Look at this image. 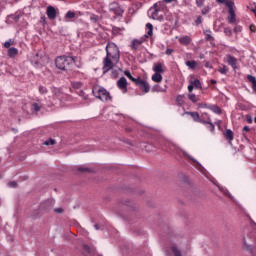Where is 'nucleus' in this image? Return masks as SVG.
<instances>
[{
    "label": "nucleus",
    "mask_w": 256,
    "mask_h": 256,
    "mask_svg": "<svg viewBox=\"0 0 256 256\" xmlns=\"http://www.w3.org/2000/svg\"><path fill=\"white\" fill-rule=\"evenodd\" d=\"M121 55L119 53V47L113 42H109L106 45V57L103 59V74L109 73L111 69L115 67L116 63H119Z\"/></svg>",
    "instance_id": "obj_1"
},
{
    "label": "nucleus",
    "mask_w": 256,
    "mask_h": 256,
    "mask_svg": "<svg viewBox=\"0 0 256 256\" xmlns=\"http://www.w3.org/2000/svg\"><path fill=\"white\" fill-rule=\"evenodd\" d=\"M242 131H243V137H244V139H246V141H249V138H247V134H245V132H246V133H249V131H251V128H249V126H244L243 129H242Z\"/></svg>",
    "instance_id": "obj_30"
},
{
    "label": "nucleus",
    "mask_w": 256,
    "mask_h": 256,
    "mask_svg": "<svg viewBox=\"0 0 256 256\" xmlns=\"http://www.w3.org/2000/svg\"><path fill=\"white\" fill-rule=\"evenodd\" d=\"M172 253L174 256H183V254H181V250H179V248H177V246L172 247Z\"/></svg>",
    "instance_id": "obj_29"
},
{
    "label": "nucleus",
    "mask_w": 256,
    "mask_h": 256,
    "mask_svg": "<svg viewBox=\"0 0 256 256\" xmlns=\"http://www.w3.org/2000/svg\"><path fill=\"white\" fill-rule=\"evenodd\" d=\"M75 12H73V11H68L67 13H66V15H65V19H66V21L68 20V19H75Z\"/></svg>",
    "instance_id": "obj_31"
},
{
    "label": "nucleus",
    "mask_w": 256,
    "mask_h": 256,
    "mask_svg": "<svg viewBox=\"0 0 256 256\" xmlns=\"http://www.w3.org/2000/svg\"><path fill=\"white\" fill-rule=\"evenodd\" d=\"M94 227H95L96 231H99V230L101 229V227L99 226V224H95Z\"/></svg>",
    "instance_id": "obj_54"
},
{
    "label": "nucleus",
    "mask_w": 256,
    "mask_h": 256,
    "mask_svg": "<svg viewBox=\"0 0 256 256\" xmlns=\"http://www.w3.org/2000/svg\"><path fill=\"white\" fill-rule=\"evenodd\" d=\"M152 81H154V83H161L163 81V76L157 72H155L152 75Z\"/></svg>",
    "instance_id": "obj_19"
},
{
    "label": "nucleus",
    "mask_w": 256,
    "mask_h": 256,
    "mask_svg": "<svg viewBox=\"0 0 256 256\" xmlns=\"http://www.w3.org/2000/svg\"><path fill=\"white\" fill-rule=\"evenodd\" d=\"M209 11H211V7L205 6V7L201 10V14H202V15H207V14H209Z\"/></svg>",
    "instance_id": "obj_35"
},
{
    "label": "nucleus",
    "mask_w": 256,
    "mask_h": 256,
    "mask_svg": "<svg viewBox=\"0 0 256 256\" xmlns=\"http://www.w3.org/2000/svg\"><path fill=\"white\" fill-rule=\"evenodd\" d=\"M79 95H80V96H83V95H85V92L80 91V92H79Z\"/></svg>",
    "instance_id": "obj_58"
},
{
    "label": "nucleus",
    "mask_w": 256,
    "mask_h": 256,
    "mask_svg": "<svg viewBox=\"0 0 256 256\" xmlns=\"http://www.w3.org/2000/svg\"><path fill=\"white\" fill-rule=\"evenodd\" d=\"M210 83L212 84V85H216L217 84V80H210Z\"/></svg>",
    "instance_id": "obj_55"
},
{
    "label": "nucleus",
    "mask_w": 256,
    "mask_h": 256,
    "mask_svg": "<svg viewBox=\"0 0 256 256\" xmlns=\"http://www.w3.org/2000/svg\"><path fill=\"white\" fill-rule=\"evenodd\" d=\"M92 93L94 97L100 99V101H111V94L101 86H95L92 90Z\"/></svg>",
    "instance_id": "obj_3"
},
{
    "label": "nucleus",
    "mask_w": 256,
    "mask_h": 256,
    "mask_svg": "<svg viewBox=\"0 0 256 256\" xmlns=\"http://www.w3.org/2000/svg\"><path fill=\"white\" fill-rule=\"evenodd\" d=\"M218 3H225V0H217Z\"/></svg>",
    "instance_id": "obj_59"
},
{
    "label": "nucleus",
    "mask_w": 256,
    "mask_h": 256,
    "mask_svg": "<svg viewBox=\"0 0 256 256\" xmlns=\"http://www.w3.org/2000/svg\"><path fill=\"white\" fill-rule=\"evenodd\" d=\"M46 15L50 21H55L57 19V10L53 6H48L46 10Z\"/></svg>",
    "instance_id": "obj_8"
},
{
    "label": "nucleus",
    "mask_w": 256,
    "mask_h": 256,
    "mask_svg": "<svg viewBox=\"0 0 256 256\" xmlns=\"http://www.w3.org/2000/svg\"><path fill=\"white\" fill-rule=\"evenodd\" d=\"M47 205H49V202L42 203L40 205V209H44L45 211H49V207H47Z\"/></svg>",
    "instance_id": "obj_42"
},
{
    "label": "nucleus",
    "mask_w": 256,
    "mask_h": 256,
    "mask_svg": "<svg viewBox=\"0 0 256 256\" xmlns=\"http://www.w3.org/2000/svg\"><path fill=\"white\" fill-rule=\"evenodd\" d=\"M153 93H166L167 92V85L161 86L156 84L152 87Z\"/></svg>",
    "instance_id": "obj_12"
},
{
    "label": "nucleus",
    "mask_w": 256,
    "mask_h": 256,
    "mask_svg": "<svg viewBox=\"0 0 256 256\" xmlns=\"http://www.w3.org/2000/svg\"><path fill=\"white\" fill-rule=\"evenodd\" d=\"M224 137L227 141H229V145L232 144L234 135L231 129H227L226 132H224Z\"/></svg>",
    "instance_id": "obj_15"
},
{
    "label": "nucleus",
    "mask_w": 256,
    "mask_h": 256,
    "mask_svg": "<svg viewBox=\"0 0 256 256\" xmlns=\"http://www.w3.org/2000/svg\"><path fill=\"white\" fill-rule=\"evenodd\" d=\"M65 210L62 208V207H60V208H55L54 209V212L55 213H58V214H61V213H63Z\"/></svg>",
    "instance_id": "obj_47"
},
{
    "label": "nucleus",
    "mask_w": 256,
    "mask_h": 256,
    "mask_svg": "<svg viewBox=\"0 0 256 256\" xmlns=\"http://www.w3.org/2000/svg\"><path fill=\"white\" fill-rule=\"evenodd\" d=\"M186 67L195 70L197 68V61L195 60H188L186 61Z\"/></svg>",
    "instance_id": "obj_23"
},
{
    "label": "nucleus",
    "mask_w": 256,
    "mask_h": 256,
    "mask_svg": "<svg viewBox=\"0 0 256 256\" xmlns=\"http://www.w3.org/2000/svg\"><path fill=\"white\" fill-rule=\"evenodd\" d=\"M224 33L227 35V37H231V35H233V31L229 27L224 28Z\"/></svg>",
    "instance_id": "obj_37"
},
{
    "label": "nucleus",
    "mask_w": 256,
    "mask_h": 256,
    "mask_svg": "<svg viewBox=\"0 0 256 256\" xmlns=\"http://www.w3.org/2000/svg\"><path fill=\"white\" fill-rule=\"evenodd\" d=\"M173 53H175V50H173L171 48L166 49V55H171Z\"/></svg>",
    "instance_id": "obj_48"
},
{
    "label": "nucleus",
    "mask_w": 256,
    "mask_h": 256,
    "mask_svg": "<svg viewBox=\"0 0 256 256\" xmlns=\"http://www.w3.org/2000/svg\"><path fill=\"white\" fill-rule=\"evenodd\" d=\"M136 86L143 91V93H149L151 91V86L149 85V82L146 80H143L141 77H138L137 80L134 82Z\"/></svg>",
    "instance_id": "obj_5"
},
{
    "label": "nucleus",
    "mask_w": 256,
    "mask_h": 256,
    "mask_svg": "<svg viewBox=\"0 0 256 256\" xmlns=\"http://www.w3.org/2000/svg\"><path fill=\"white\" fill-rule=\"evenodd\" d=\"M190 84L196 87V89H203V87L201 86V81L199 79H195L194 81L190 80Z\"/></svg>",
    "instance_id": "obj_24"
},
{
    "label": "nucleus",
    "mask_w": 256,
    "mask_h": 256,
    "mask_svg": "<svg viewBox=\"0 0 256 256\" xmlns=\"http://www.w3.org/2000/svg\"><path fill=\"white\" fill-rule=\"evenodd\" d=\"M188 99H190L192 101V103H197L199 101L197 96L195 94H193V93H189L188 94Z\"/></svg>",
    "instance_id": "obj_32"
},
{
    "label": "nucleus",
    "mask_w": 256,
    "mask_h": 256,
    "mask_svg": "<svg viewBox=\"0 0 256 256\" xmlns=\"http://www.w3.org/2000/svg\"><path fill=\"white\" fill-rule=\"evenodd\" d=\"M208 109H210V111L213 113H216V115H221V113H223V110H221V108L217 105H210L208 106Z\"/></svg>",
    "instance_id": "obj_18"
},
{
    "label": "nucleus",
    "mask_w": 256,
    "mask_h": 256,
    "mask_svg": "<svg viewBox=\"0 0 256 256\" xmlns=\"http://www.w3.org/2000/svg\"><path fill=\"white\" fill-rule=\"evenodd\" d=\"M84 99H85V100H87V99H88V97H87V96H85V97H84Z\"/></svg>",
    "instance_id": "obj_62"
},
{
    "label": "nucleus",
    "mask_w": 256,
    "mask_h": 256,
    "mask_svg": "<svg viewBox=\"0 0 256 256\" xmlns=\"http://www.w3.org/2000/svg\"><path fill=\"white\" fill-rule=\"evenodd\" d=\"M205 67H209V62H206Z\"/></svg>",
    "instance_id": "obj_60"
},
{
    "label": "nucleus",
    "mask_w": 256,
    "mask_h": 256,
    "mask_svg": "<svg viewBox=\"0 0 256 256\" xmlns=\"http://www.w3.org/2000/svg\"><path fill=\"white\" fill-rule=\"evenodd\" d=\"M186 115H190L196 123H202L203 125H207L205 120L201 119V115H199V112H185Z\"/></svg>",
    "instance_id": "obj_7"
},
{
    "label": "nucleus",
    "mask_w": 256,
    "mask_h": 256,
    "mask_svg": "<svg viewBox=\"0 0 256 256\" xmlns=\"http://www.w3.org/2000/svg\"><path fill=\"white\" fill-rule=\"evenodd\" d=\"M218 71H219V73H221L222 75H227V71H228L227 66L223 65V67L220 68Z\"/></svg>",
    "instance_id": "obj_39"
},
{
    "label": "nucleus",
    "mask_w": 256,
    "mask_h": 256,
    "mask_svg": "<svg viewBox=\"0 0 256 256\" xmlns=\"http://www.w3.org/2000/svg\"><path fill=\"white\" fill-rule=\"evenodd\" d=\"M203 23V17L198 16L197 19L195 20L196 25H201Z\"/></svg>",
    "instance_id": "obj_44"
},
{
    "label": "nucleus",
    "mask_w": 256,
    "mask_h": 256,
    "mask_svg": "<svg viewBox=\"0 0 256 256\" xmlns=\"http://www.w3.org/2000/svg\"><path fill=\"white\" fill-rule=\"evenodd\" d=\"M77 87H81V84H77Z\"/></svg>",
    "instance_id": "obj_63"
},
{
    "label": "nucleus",
    "mask_w": 256,
    "mask_h": 256,
    "mask_svg": "<svg viewBox=\"0 0 256 256\" xmlns=\"http://www.w3.org/2000/svg\"><path fill=\"white\" fill-rule=\"evenodd\" d=\"M32 63L36 69H41L43 67L39 53H36L35 56H33Z\"/></svg>",
    "instance_id": "obj_10"
},
{
    "label": "nucleus",
    "mask_w": 256,
    "mask_h": 256,
    "mask_svg": "<svg viewBox=\"0 0 256 256\" xmlns=\"http://www.w3.org/2000/svg\"><path fill=\"white\" fill-rule=\"evenodd\" d=\"M78 171H80L81 173H87V171H91V169L87 167H78Z\"/></svg>",
    "instance_id": "obj_43"
},
{
    "label": "nucleus",
    "mask_w": 256,
    "mask_h": 256,
    "mask_svg": "<svg viewBox=\"0 0 256 256\" xmlns=\"http://www.w3.org/2000/svg\"><path fill=\"white\" fill-rule=\"evenodd\" d=\"M72 63H75V57L73 56H58L55 59V65L57 69L60 71H67V67H69Z\"/></svg>",
    "instance_id": "obj_2"
},
{
    "label": "nucleus",
    "mask_w": 256,
    "mask_h": 256,
    "mask_svg": "<svg viewBox=\"0 0 256 256\" xmlns=\"http://www.w3.org/2000/svg\"><path fill=\"white\" fill-rule=\"evenodd\" d=\"M19 53V50L15 47H11L8 49V57H15Z\"/></svg>",
    "instance_id": "obj_22"
},
{
    "label": "nucleus",
    "mask_w": 256,
    "mask_h": 256,
    "mask_svg": "<svg viewBox=\"0 0 256 256\" xmlns=\"http://www.w3.org/2000/svg\"><path fill=\"white\" fill-rule=\"evenodd\" d=\"M124 75L126 77H128V79H130V81H132V83H135L137 81V78L133 77V75H131V72L129 70H126L124 72Z\"/></svg>",
    "instance_id": "obj_26"
},
{
    "label": "nucleus",
    "mask_w": 256,
    "mask_h": 256,
    "mask_svg": "<svg viewBox=\"0 0 256 256\" xmlns=\"http://www.w3.org/2000/svg\"><path fill=\"white\" fill-rule=\"evenodd\" d=\"M110 13H114L116 17H123V13H125V8L121 6L118 2H112L109 4Z\"/></svg>",
    "instance_id": "obj_4"
},
{
    "label": "nucleus",
    "mask_w": 256,
    "mask_h": 256,
    "mask_svg": "<svg viewBox=\"0 0 256 256\" xmlns=\"http://www.w3.org/2000/svg\"><path fill=\"white\" fill-rule=\"evenodd\" d=\"M227 63L228 65H231L232 69H237V58L231 56V55H228L227 56Z\"/></svg>",
    "instance_id": "obj_14"
},
{
    "label": "nucleus",
    "mask_w": 256,
    "mask_h": 256,
    "mask_svg": "<svg viewBox=\"0 0 256 256\" xmlns=\"http://www.w3.org/2000/svg\"><path fill=\"white\" fill-rule=\"evenodd\" d=\"M8 187H12L13 189L17 188V182H15V181L9 182Z\"/></svg>",
    "instance_id": "obj_46"
},
{
    "label": "nucleus",
    "mask_w": 256,
    "mask_h": 256,
    "mask_svg": "<svg viewBox=\"0 0 256 256\" xmlns=\"http://www.w3.org/2000/svg\"><path fill=\"white\" fill-rule=\"evenodd\" d=\"M197 7L201 8L205 5V0H195Z\"/></svg>",
    "instance_id": "obj_41"
},
{
    "label": "nucleus",
    "mask_w": 256,
    "mask_h": 256,
    "mask_svg": "<svg viewBox=\"0 0 256 256\" xmlns=\"http://www.w3.org/2000/svg\"><path fill=\"white\" fill-rule=\"evenodd\" d=\"M200 119H203V121H206V125L208 126V129L213 132L215 131V124L213 122H211V117L209 116V114L207 112H204L201 114Z\"/></svg>",
    "instance_id": "obj_6"
},
{
    "label": "nucleus",
    "mask_w": 256,
    "mask_h": 256,
    "mask_svg": "<svg viewBox=\"0 0 256 256\" xmlns=\"http://www.w3.org/2000/svg\"><path fill=\"white\" fill-rule=\"evenodd\" d=\"M39 93H40L41 95H46V93H48V90H47V88L44 87V86H39Z\"/></svg>",
    "instance_id": "obj_36"
},
{
    "label": "nucleus",
    "mask_w": 256,
    "mask_h": 256,
    "mask_svg": "<svg viewBox=\"0 0 256 256\" xmlns=\"http://www.w3.org/2000/svg\"><path fill=\"white\" fill-rule=\"evenodd\" d=\"M176 103H178V105H183V103H185V95H178L176 98Z\"/></svg>",
    "instance_id": "obj_28"
},
{
    "label": "nucleus",
    "mask_w": 256,
    "mask_h": 256,
    "mask_svg": "<svg viewBox=\"0 0 256 256\" xmlns=\"http://www.w3.org/2000/svg\"><path fill=\"white\" fill-rule=\"evenodd\" d=\"M146 29H148V32L147 35H145V37H151V35H153V24L147 23Z\"/></svg>",
    "instance_id": "obj_25"
},
{
    "label": "nucleus",
    "mask_w": 256,
    "mask_h": 256,
    "mask_svg": "<svg viewBox=\"0 0 256 256\" xmlns=\"http://www.w3.org/2000/svg\"><path fill=\"white\" fill-rule=\"evenodd\" d=\"M234 32H235V33L241 32V26H236V27L234 28Z\"/></svg>",
    "instance_id": "obj_51"
},
{
    "label": "nucleus",
    "mask_w": 256,
    "mask_h": 256,
    "mask_svg": "<svg viewBox=\"0 0 256 256\" xmlns=\"http://www.w3.org/2000/svg\"><path fill=\"white\" fill-rule=\"evenodd\" d=\"M11 45H13V41H11V40L6 41V42L4 43L5 49H9V47H11Z\"/></svg>",
    "instance_id": "obj_45"
},
{
    "label": "nucleus",
    "mask_w": 256,
    "mask_h": 256,
    "mask_svg": "<svg viewBox=\"0 0 256 256\" xmlns=\"http://www.w3.org/2000/svg\"><path fill=\"white\" fill-rule=\"evenodd\" d=\"M153 71L159 74L165 73V69H163V64L161 63L154 64Z\"/></svg>",
    "instance_id": "obj_16"
},
{
    "label": "nucleus",
    "mask_w": 256,
    "mask_h": 256,
    "mask_svg": "<svg viewBox=\"0 0 256 256\" xmlns=\"http://www.w3.org/2000/svg\"><path fill=\"white\" fill-rule=\"evenodd\" d=\"M229 13V17H228V22L229 23H235V21H237L236 15H235V10H230L228 11Z\"/></svg>",
    "instance_id": "obj_20"
},
{
    "label": "nucleus",
    "mask_w": 256,
    "mask_h": 256,
    "mask_svg": "<svg viewBox=\"0 0 256 256\" xmlns=\"http://www.w3.org/2000/svg\"><path fill=\"white\" fill-rule=\"evenodd\" d=\"M175 0H164V3H173Z\"/></svg>",
    "instance_id": "obj_57"
},
{
    "label": "nucleus",
    "mask_w": 256,
    "mask_h": 256,
    "mask_svg": "<svg viewBox=\"0 0 256 256\" xmlns=\"http://www.w3.org/2000/svg\"><path fill=\"white\" fill-rule=\"evenodd\" d=\"M211 39H213V36H211L210 34H207L206 41H211Z\"/></svg>",
    "instance_id": "obj_53"
},
{
    "label": "nucleus",
    "mask_w": 256,
    "mask_h": 256,
    "mask_svg": "<svg viewBox=\"0 0 256 256\" xmlns=\"http://www.w3.org/2000/svg\"><path fill=\"white\" fill-rule=\"evenodd\" d=\"M117 85L121 89V91H127V79L125 77H121L117 81Z\"/></svg>",
    "instance_id": "obj_13"
},
{
    "label": "nucleus",
    "mask_w": 256,
    "mask_h": 256,
    "mask_svg": "<svg viewBox=\"0 0 256 256\" xmlns=\"http://www.w3.org/2000/svg\"><path fill=\"white\" fill-rule=\"evenodd\" d=\"M31 111L33 113H39V111H41V104L37 103V102H34L32 103L31 105Z\"/></svg>",
    "instance_id": "obj_21"
},
{
    "label": "nucleus",
    "mask_w": 256,
    "mask_h": 256,
    "mask_svg": "<svg viewBox=\"0 0 256 256\" xmlns=\"http://www.w3.org/2000/svg\"><path fill=\"white\" fill-rule=\"evenodd\" d=\"M194 88H195V86H193V84L190 83V85L188 86L189 93H193Z\"/></svg>",
    "instance_id": "obj_49"
},
{
    "label": "nucleus",
    "mask_w": 256,
    "mask_h": 256,
    "mask_svg": "<svg viewBox=\"0 0 256 256\" xmlns=\"http://www.w3.org/2000/svg\"><path fill=\"white\" fill-rule=\"evenodd\" d=\"M150 11H152V19H161V16H159V5L155 3L152 8H150Z\"/></svg>",
    "instance_id": "obj_11"
},
{
    "label": "nucleus",
    "mask_w": 256,
    "mask_h": 256,
    "mask_svg": "<svg viewBox=\"0 0 256 256\" xmlns=\"http://www.w3.org/2000/svg\"><path fill=\"white\" fill-rule=\"evenodd\" d=\"M43 145H55V140L50 138L48 140H46Z\"/></svg>",
    "instance_id": "obj_40"
},
{
    "label": "nucleus",
    "mask_w": 256,
    "mask_h": 256,
    "mask_svg": "<svg viewBox=\"0 0 256 256\" xmlns=\"http://www.w3.org/2000/svg\"><path fill=\"white\" fill-rule=\"evenodd\" d=\"M246 119L248 123H253V119L251 118L250 115H246Z\"/></svg>",
    "instance_id": "obj_50"
},
{
    "label": "nucleus",
    "mask_w": 256,
    "mask_h": 256,
    "mask_svg": "<svg viewBox=\"0 0 256 256\" xmlns=\"http://www.w3.org/2000/svg\"><path fill=\"white\" fill-rule=\"evenodd\" d=\"M244 249H246V251H249L251 253V255L253 256V247H251V245L247 244V242L244 240Z\"/></svg>",
    "instance_id": "obj_33"
},
{
    "label": "nucleus",
    "mask_w": 256,
    "mask_h": 256,
    "mask_svg": "<svg viewBox=\"0 0 256 256\" xmlns=\"http://www.w3.org/2000/svg\"><path fill=\"white\" fill-rule=\"evenodd\" d=\"M226 7H228V11H234L233 7H235V3L233 1H227L226 2Z\"/></svg>",
    "instance_id": "obj_34"
},
{
    "label": "nucleus",
    "mask_w": 256,
    "mask_h": 256,
    "mask_svg": "<svg viewBox=\"0 0 256 256\" xmlns=\"http://www.w3.org/2000/svg\"><path fill=\"white\" fill-rule=\"evenodd\" d=\"M250 31H252V33H255V31H256V27H255V25H250Z\"/></svg>",
    "instance_id": "obj_52"
},
{
    "label": "nucleus",
    "mask_w": 256,
    "mask_h": 256,
    "mask_svg": "<svg viewBox=\"0 0 256 256\" xmlns=\"http://www.w3.org/2000/svg\"><path fill=\"white\" fill-rule=\"evenodd\" d=\"M183 156L190 159V161H193V163H197L198 165H201L195 158L191 157L185 150H182Z\"/></svg>",
    "instance_id": "obj_27"
},
{
    "label": "nucleus",
    "mask_w": 256,
    "mask_h": 256,
    "mask_svg": "<svg viewBox=\"0 0 256 256\" xmlns=\"http://www.w3.org/2000/svg\"><path fill=\"white\" fill-rule=\"evenodd\" d=\"M90 21H92V23H97V21H99V16L95 15V14H92L90 16Z\"/></svg>",
    "instance_id": "obj_38"
},
{
    "label": "nucleus",
    "mask_w": 256,
    "mask_h": 256,
    "mask_svg": "<svg viewBox=\"0 0 256 256\" xmlns=\"http://www.w3.org/2000/svg\"><path fill=\"white\" fill-rule=\"evenodd\" d=\"M191 41L192 39L189 36H182L179 38V43H181V45H190Z\"/></svg>",
    "instance_id": "obj_17"
},
{
    "label": "nucleus",
    "mask_w": 256,
    "mask_h": 256,
    "mask_svg": "<svg viewBox=\"0 0 256 256\" xmlns=\"http://www.w3.org/2000/svg\"><path fill=\"white\" fill-rule=\"evenodd\" d=\"M143 43H145V39H143V38L134 39L131 42L130 49H132V51H137V49H139V47H141V45H143Z\"/></svg>",
    "instance_id": "obj_9"
},
{
    "label": "nucleus",
    "mask_w": 256,
    "mask_h": 256,
    "mask_svg": "<svg viewBox=\"0 0 256 256\" xmlns=\"http://www.w3.org/2000/svg\"><path fill=\"white\" fill-rule=\"evenodd\" d=\"M126 131L131 132V128L126 129Z\"/></svg>",
    "instance_id": "obj_61"
},
{
    "label": "nucleus",
    "mask_w": 256,
    "mask_h": 256,
    "mask_svg": "<svg viewBox=\"0 0 256 256\" xmlns=\"http://www.w3.org/2000/svg\"><path fill=\"white\" fill-rule=\"evenodd\" d=\"M200 107H205V108L209 109V106H207V104H200Z\"/></svg>",
    "instance_id": "obj_56"
},
{
    "label": "nucleus",
    "mask_w": 256,
    "mask_h": 256,
    "mask_svg": "<svg viewBox=\"0 0 256 256\" xmlns=\"http://www.w3.org/2000/svg\"><path fill=\"white\" fill-rule=\"evenodd\" d=\"M254 123H256V117L254 118Z\"/></svg>",
    "instance_id": "obj_64"
}]
</instances>
